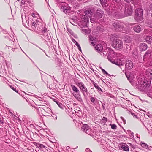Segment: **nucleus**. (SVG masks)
Wrapping results in <instances>:
<instances>
[{
    "label": "nucleus",
    "mask_w": 152,
    "mask_h": 152,
    "mask_svg": "<svg viewBox=\"0 0 152 152\" xmlns=\"http://www.w3.org/2000/svg\"><path fill=\"white\" fill-rule=\"evenodd\" d=\"M110 9L113 13V16L116 18H120L125 16H131L133 11V7L129 4H125V10L124 11V15H122V7L120 5L117 4H111L110 6Z\"/></svg>",
    "instance_id": "1"
},
{
    "label": "nucleus",
    "mask_w": 152,
    "mask_h": 152,
    "mask_svg": "<svg viewBox=\"0 0 152 152\" xmlns=\"http://www.w3.org/2000/svg\"><path fill=\"white\" fill-rule=\"evenodd\" d=\"M134 31L137 32L139 33L141 31V28L139 25L133 24L131 27Z\"/></svg>",
    "instance_id": "12"
},
{
    "label": "nucleus",
    "mask_w": 152,
    "mask_h": 152,
    "mask_svg": "<svg viewBox=\"0 0 152 152\" xmlns=\"http://www.w3.org/2000/svg\"><path fill=\"white\" fill-rule=\"evenodd\" d=\"M113 1L116 3H119L121 1V0H113Z\"/></svg>",
    "instance_id": "59"
},
{
    "label": "nucleus",
    "mask_w": 152,
    "mask_h": 152,
    "mask_svg": "<svg viewBox=\"0 0 152 152\" xmlns=\"http://www.w3.org/2000/svg\"><path fill=\"white\" fill-rule=\"evenodd\" d=\"M146 76L148 77V79L150 80L152 79V70L150 69H148L146 71Z\"/></svg>",
    "instance_id": "16"
},
{
    "label": "nucleus",
    "mask_w": 152,
    "mask_h": 152,
    "mask_svg": "<svg viewBox=\"0 0 152 152\" xmlns=\"http://www.w3.org/2000/svg\"><path fill=\"white\" fill-rule=\"evenodd\" d=\"M70 22L72 25L75 26L77 23V19L72 18L70 19Z\"/></svg>",
    "instance_id": "26"
},
{
    "label": "nucleus",
    "mask_w": 152,
    "mask_h": 152,
    "mask_svg": "<svg viewBox=\"0 0 152 152\" xmlns=\"http://www.w3.org/2000/svg\"><path fill=\"white\" fill-rule=\"evenodd\" d=\"M77 84L79 87L81 92L87 88L84 85V83L82 82H78L77 83Z\"/></svg>",
    "instance_id": "17"
},
{
    "label": "nucleus",
    "mask_w": 152,
    "mask_h": 152,
    "mask_svg": "<svg viewBox=\"0 0 152 152\" xmlns=\"http://www.w3.org/2000/svg\"><path fill=\"white\" fill-rule=\"evenodd\" d=\"M107 121V118L106 117H103L101 120L100 122L102 125H104L106 124Z\"/></svg>",
    "instance_id": "25"
},
{
    "label": "nucleus",
    "mask_w": 152,
    "mask_h": 152,
    "mask_svg": "<svg viewBox=\"0 0 152 152\" xmlns=\"http://www.w3.org/2000/svg\"><path fill=\"white\" fill-rule=\"evenodd\" d=\"M123 43L122 41L118 39L113 40L112 46L117 49H120L123 47Z\"/></svg>",
    "instance_id": "7"
},
{
    "label": "nucleus",
    "mask_w": 152,
    "mask_h": 152,
    "mask_svg": "<svg viewBox=\"0 0 152 152\" xmlns=\"http://www.w3.org/2000/svg\"><path fill=\"white\" fill-rule=\"evenodd\" d=\"M104 14V11L100 9H97L96 12L94 13L93 17L90 18V20L92 23H99L98 20L102 18Z\"/></svg>",
    "instance_id": "5"
},
{
    "label": "nucleus",
    "mask_w": 152,
    "mask_h": 152,
    "mask_svg": "<svg viewBox=\"0 0 152 152\" xmlns=\"http://www.w3.org/2000/svg\"><path fill=\"white\" fill-rule=\"evenodd\" d=\"M121 148L124 151H129V148L128 145L125 143H123L121 146Z\"/></svg>",
    "instance_id": "19"
},
{
    "label": "nucleus",
    "mask_w": 152,
    "mask_h": 152,
    "mask_svg": "<svg viewBox=\"0 0 152 152\" xmlns=\"http://www.w3.org/2000/svg\"><path fill=\"white\" fill-rule=\"evenodd\" d=\"M85 13L86 15V16L88 17H90L92 15L93 12L91 10H88L85 12Z\"/></svg>",
    "instance_id": "23"
},
{
    "label": "nucleus",
    "mask_w": 152,
    "mask_h": 152,
    "mask_svg": "<svg viewBox=\"0 0 152 152\" xmlns=\"http://www.w3.org/2000/svg\"><path fill=\"white\" fill-rule=\"evenodd\" d=\"M81 130L88 134H90L91 129L87 124H84L81 127Z\"/></svg>",
    "instance_id": "11"
},
{
    "label": "nucleus",
    "mask_w": 152,
    "mask_h": 152,
    "mask_svg": "<svg viewBox=\"0 0 152 152\" xmlns=\"http://www.w3.org/2000/svg\"><path fill=\"white\" fill-rule=\"evenodd\" d=\"M100 1L102 4L106 6L105 4L107 3V0H100Z\"/></svg>",
    "instance_id": "40"
},
{
    "label": "nucleus",
    "mask_w": 152,
    "mask_h": 152,
    "mask_svg": "<svg viewBox=\"0 0 152 152\" xmlns=\"http://www.w3.org/2000/svg\"><path fill=\"white\" fill-rule=\"evenodd\" d=\"M10 88L12 89L13 90H14V91H15L16 92H18V90H17L14 87H13L11 86H10Z\"/></svg>",
    "instance_id": "46"
},
{
    "label": "nucleus",
    "mask_w": 152,
    "mask_h": 152,
    "mask_svg": "<svg viewBox=\"0 0 152 152\" xmlns=\"http://www.w3.org/2000/svg\"><path fill=\"white\" fill-rule=\"evenodd\" d=\"M71 87L72 90L76 94L80 93L79 90L74 85L72 84L71 85Z\"/></svg>",
    "instance_id": "22"
},
{
    "label": "nucleus",
    "mask_w": 152,
    "mask_h": 152,
    "mask_svg": "<svg viewBox=\"0 0 152 152\" xmlns=\"http://www.w3.org/2000/svg\"><path fill=\"white\" fill-rule=\"evenodd\" d=\"M117 35L115 34H111L110 37V39L111 40H113V39H115L117 37Z\"/></svg>",
    "instance_id": "38"
},
{
    "label": "nucleus",
    "mask_w": 152,
    "mask_h": 152,
    "mask_svg": "<svg viewBox=\"0 0 152 152\" xmlns=\"http://www.w3.org/2000/svg\"><path fill=\"white\" fill-rule=\"evenodd\" d=\"M141 146L143 148L148 149V150H150V148H152V146H150L149 147L148 145L146 143L142 142L141 144Z\"/></svg>",
    "instance_id": "24"
},
{
    "label": "nucleus",
    "mask_w": 152,
    "mask_h": 152,
    "mask_svg": "<svg viewBox=\"0 0 152 152\" xmlns=\"http://www.w3.org/2000/svg\"><path fill=\"white\" fill-rule=\"evenodd\" d=\"M146 42L149 44H152V37L150 36H146L145 38Z\"/></svg>",
    "instance_id": "20"
},
{
    "label": "nucleus",
    "mask_w": 152,
    "mask_h": 152,
    "mask_svg": "<svg viewBox=\"0 0 152 152\" xmlns=\"http://www.w3.org/2000/svg\"><path fill=\"white\" fill-rule=\"evenodd\" d=\"M61 10L65 13L70 12L71 7L69 6H64L61 7Z\"/></svg>",
    "instance_id": "13"
},
{
    "label": "nucleus",
    "mask_w": 152,
    "mask_h": 152,
    "mask_svg": "<svg viewBox=\"0 0 152 152\" xmlns=\"http://www.w3.org/2000/svg\"><path fill=\"white\" fill-rule=\"evenodd\" d=\"M151 84V81L145 80L140 82V84L138 83L137 88L143 93H146L149 91V87Z\"/></svg>",
    "instance_id": "4"
},
{
    "label": "nucleus",
    "mask_w": 152,
    "mask_h": 152,
    "mask_svg": "<svg viewBox=\"0 0 152 152\" xmlns=\"http://www.w3.org/2000/svg\"><path fill=\"white\" fill-rule=\"evenodd\" d=\"M121 119L122 120H123V122H124V124H125V123H126V121L124 119V118L122 117H121Z\"/></svg>",
    "instance_id": "53"
},
{
    "label": "nucleus",
    "mask_w": 152,
    "mask_h": 152,
    "mask_svg": "<svg viewBox=\"0 0 152 152\" xmlns=\"http://www.w3.org/2000/svg\"><path fill=\"white\" fill-rule=\"evenodd\" d=\"M96 41H92L91 42V44L93 46H94L96 44Z\"/></svg>",
    "instance_id": "51"
},
{
    "label": "nucleus",
    "mask_w": 152,
    "mask_h": 152,
    "mask_svg": "<svg viewBox=\"0 0 152 152\" xmlns=\"http://www.w3.org/2000/svg\"><path fill=\"white\" fill-rule=\"evenodd\" d=\"M139 48L140 51H145L147 48V45L145 43H141L139 45Z\"/></svg>",
    "instance_id": "14"
},
{
    "label": "nucleus",
    "mask_w": 152,
    "mask_h": 152,
    "mask_svg": "<svg viewBox=\"0 0 152 152\" xmlns=\"http://www.w3.org/2000/svg\"><path fill=\"white\" fill-rule=\"evenodd\" d=\"M73 95L74 97L79 102H80L81 104L83 103V100L80 93H73Z\"/></svg>",
    "instance_id": "15"
},
{
    "label": "nucleus",
    "mask_w": 152,
    "mask_h": 152,
    "mask_svg": "<svg viewBox=\"0 0 152 152\" xmlns=\"http://www.w3.org/2000/svg\"><path fill=\"white\" fill-rule=\"evenodd\" d=\"M3 55V53L2 51H0V56H1Z\"/></svg>",
    "instance_id": "61"
},
{
    "label": "nucleus",
    "mask_w": 152,
    "mask_h": 152,
    "mask_svg": "<svg viewBox=\"0 0 152 152\" xmlns=\"http://www.w3.org/2000/svg\"><path fill=\"white\" fill-rule=\"evenodd\" d=\"M72 40L74 43H75V42H76L75 40L73 38L72 39Z\"/></svg>",
    "instance_id": "63"
},
{
    "label": "nucleus",
    "mask_w": 152,
    "mask_h": 152,
    "mask_svg": "<svg viewBox=\"0 0 152 152\" xmlns=\"http://www.w3.org/2000/svg\"><path fill=\"white\" fill-rule=\"evenodd\" d=\"M110 125L111 126V128L112 129H117V126L115 124H110Z\"/></svg>",
    "instance_id": "39"
},
{
    "label": "nucleus",
    "mask_w": 152,
    "mask_h": 152,
    "mask_svg": "<svg viewBox=\"0 0 152 152\" xmlns=\"http://www.w3.org/2000/svg\"><path fill=\"white\" fill-rule=\"evenodd\" d=\"M86 152H92V151L90 150V149L88 148H87L86 150Z\"/></svg>",
    "instance_id": "58"
},
{
    "label": "nucleus",
    "mask_w": 152,
    "mask_h": 152,
    "mask_svg": "<svg viewBox=\"0 0 152 152\" xmlns=\"http://www.w3.org/2000/svg\"><path fill=\"white\" fill-rule=\"evenodd\" d=\"M89 22L88 18L86 16L83 15L81 18L80 21H79V24L82 25L83 27L87 26V23Z\"/></svg>",
    "instance_id": "9"
},
{
    "label": "nucleus",
    "mask_w": 152,
    "mask_h": 152,
    "mask_svg": "<svg viewBox=\"0 0 152 152\" xmlns=\"http://www.w3.org/2000/svg\"><path fill=\"white\" fill-rule=\"evenodd\" d=\"M147 23L148 26L152 28V20H149L147 21Z\"/></svg>",
    "instance_id": "37"
},
{
    "label": "nucleus",
    "mask_w": 152,
    "mask_h": 152,
    "mask_svg": "<svg viewBox=\"0 0 152 152\" xmlns=\"http://www.w3.org/2000/svg\"><path fill=\"white\" fill-rule=\"evenodd\" d=\"M40 26V27H39V29L37 28V29L41 32L42 34V36H41V37L45 40L47 42V43H45L48 46V42H49L50 43L52 42L51 37L49 34V32L48 33L47 29L45 26L41 25Z\"/></svg>",
    "instance_id": "3"
},
{
    "label": "nucleus",
    "mask_w": 152,
    "mask_h": 152,
    "mask_svg": "<svg viewBox=\"0 0 152 152\" xmlns=\"http://www.w3.org/2000/svg\"><path fill=\"white\" fill-rule=\"evenodd\" d=\"M37 26V24L35 22H33L32 24V27L33 29H35L36 26Z\"/></svg>",
    "instance_id": "44"
},
{
    "label": "nucleus",
    "mask_w": 152,
    "mask_h": 152,
    "mask_svg": "<svg viewBox=\"0 0 152 152\" xmlns=\"http://www.w3.org/2000/svg\"><path fill=\"white\" fill-rule=\"evenodd\" d=\"M75 0H67V1L69 2H71V3H72V2H73V1H74Z\"/></svg>",
    "instance_id": "62"
},
{
    "label": "nucleus",
    "mask_w": 152,
    "mask_h": 152,
    "mask_svg": "<svg viewBox=\"0 0 152 152\" xmlns=\"http://www.w3.org/2000/svg\"><path fill=\"white\" fill-rule=\"evenodd\" d=\"M78 109L79 110H78V111H77L76 110H75V113H76V114L79 117H81V114L82 112L80 108H78Z\"/></svg>",
    "instance_id": "33"
},
{
    "label": "nucleus",
    "mask_w": 152,
    "mask_h": 152,
    "mask_svg": "<svg viewBox=\"0 0 152 152\" xmlns=\"http://www.w3.org/2000/svg\"><path fill=\"white\" fill-rule=\"evenodd\" d=\"M129 135L131 137H134V133L132 132H131L130 133Z\"/></svg>",
    "instance_id": "56"
},
{
    "label": "nucleus",
    "mask_w": 152,
    "mask_h": 152,
    "mask_svg": "<svg viewBox=\"0 0 152 152\" xmlns=\"http://www.w3.org/2000/svg\"><path fill=\"white\" fill-rule=\"evenodd\" d=\"M124 40L128 43H129L131 42L130 39L128 36H126L125 37Z\"/></svg>",
    "instance_id": "35"
},
{
    "label": "nucleus",
    "mask_w": 152,
    "mask_h": 152,
    "mask_svg": "<svg viewBox=\"0 0 152 152\" xmlns=\"http://www.w3.org/2000/svg\"><path fill=\"white\" fill-rule=\"evenodd\" d=\"M102 72H103L104 74H105L107 75L110 76V75L104 69L102 68L101 69Z\"/></svg>",
    "instance_id": "45"
},
{
    "label": "nucleus",
    "mask_w": 152,
    "mask_h": 152,
    "mask_svg": "<svg viewBox=\"0 0 152 152\" xmlns=\"http://www.w3.org/2000/svg\"><path fill=\"white\" fill-rule=\"evenodd\" d=\"M113 29L116 31H121L124 27L123 24L118 21H115L113 23Z\"/></svg>",
    "instance_id": "8"
},
{
    "label": "nucleus",
    "mask_w": 152,
    "mask_h": 152,
    "mask_svg": "<svg viewBox=\"0 0 152 152\" xmlns=\"http://www.w3.org/2000/svg\"><path fill=\"white\" fill-rule=\"evenodd\" d=\"M107 52L104 50L103 54L106 56H107L108 60L111 63L119 66H123L124 65V62L123 61V59H118L114 60L112 58L111 55L114 53V51L110 48H108L106 50Z\"/></svg>",
    "instance_id": "2"
},
{
    "label": "nucleus",
    "mask_w": 152,
    "mask_h": 152,
    "mask_svg": "<svg viewBox=\"0 0 152 152\" xmlns=\"http://www.w3.org/2000/svg\"><path fill=\"white\" fill-rule=\"evenodd\" d=\"M131 114H132V115L134 117L136 118H138L137 116V115H136L135 114V113H133L132 112H131Z\"/></svg>",
    "instance_id": "49"
},
{
    "label": "nucleus",
    "mask_w": 152,
    "mask_h": 152,
    "mask_svg": "<svg viewBox=\"0 0 152 152\" xmlns=\"http://www.w3.org/2000/svg\"><path fill=\"white\" fill-rule=\"evenodd\" d=\"M53 100L57 104H58L59 102L56 99H53Z\"/></svg>",
    "instance_id": "52"
},
{
    "label": "nucleus",
    "mask_w": 152,
    "mask_h": 152,
    "mask_svg": "<svg viewBox=\"0 0 152 152\" xmlns=\"http://www.w3.org/2000/svg\"><path fill=\"white\" fill-rule=\"evenodd\" d=\"M130 83L133 86H135L137 85V82L136 81L134 80L133 79H132L130 80L129 81Z\"/></svg>",
    "instance_id": "34"
},
{
    "label": "nucleus",
    "mask_w": 152,
    "mask_h": 152,
    "mask_svg": "<svg viewBox=\"0 0 152 152\" xmlns=\"http://www.w3.org/2000/svg\"><path fill=\"white\" fill-rule=\"evenodd\" d=\"M95 48L97 50V51L98 52H101L103 50L102 46V45L100 44L97 45L95 47Z\"/></svg>",
    "instance_id": "21"
},
{
    "label": "nucleus",
    "mask_w": 152,
    "mask_h": 152,
    "mask_svg": "<svg viewBox=\"0 0 152 152\" xmlns=\"http://www.w3.org/2000/svg\"><path fill=\"white\" fill-rule=\"evenodd\" d=\"M77 47H78V48L79 50L80 51V52H82V50H81V47L80 46V45H79L78 46H77Z\"/></svg>",
    "instance_id": "57"
},
{
    "label": "nucleus",
    "mask_w": 152,
    "mask_h": 152,
    "mask_svg": "<svg viewBox=\"0 0 152 152\" xmlns=\"http://www.w3.org/2000/svg\"><path fill=\"white\" fill-rule=\"evenodd\" d=\"M134 19L137 22L142 21L143 19V11L141 8L135 9Z\"/></svg>",
    "instance_id": "6"
},
{
    "label": "nucleus",
    "mask_w": 152,
    "mask_h": 152,
    "mask_svg": "<svg viewBox=\"0 0 152 152\" xmlns=\"http://www.w3.org/2000/svg\"><path fill=\"white\" fill-rule=\"evenodd\" d=\"M32 44L33 45H35V46H36V47H38V48H39L43 52H44L45 53V54H46L45 52V50H44L42 49L39 46H38V45H37L36 44H34V43H32Z\"/></svg>",
    "instance_id": "50"
},
{
    "label": "nucleus",
    "mask_w": 152,
    "mask_h": 152,
    "mask_svg": "<svg viewBox=\"0 0 152 152\" xmlns=\"http://www.w3.org/2000/svg\"><path fill=\"white\" fill-rule=\"evenodd\" d=\"M41 78L42 80L45 84H46L47 86H48V85H50V84L49 83L48 81V78L46 75H44L42 76Z\"/></svg>",
    "instance_id": "18"
},
{
    "label": "nucleus",
    "mask_w": 152,
    "mask_h": 152,
    "mask_svg": "<svg viewBox=\"0 0 152 152\" xmlns=\"http://www.w3.org/2000/svg\"><path fill=\"white\" fill-rule=\"evenodd\" d=\"M132 3L133 4L135 8H141V7L138 4V3L136 2L135 1L133 0L132 1Z\"/></svg>",
    "instance_id": "32"
},
{
    "label": "nucleus",
    "mask_w": 152,
    "mask_h": 152,
    "mask_svg": "<svg viewBox=\"0 0 152 152\" xmlns=\"http://www.w3.org/2000/svg\"><path fill=\"white\" fill-rule=\"evenodd\" d=\"M82 31L83 32H85L86 34H88V30L86 29H82Z\"/></svg>",
    "instance_id": "48"
},
{
    "label": "nucleus",
    "mask_w": 152,
    "mask_h": 152,
    "mask_svg": "<svg viewBox=\"0 0 152 152\" xmlns=\"http://www.w3.org/2000/svg\"><path fill=\"white\" fill-rule=\"evenodd\" d=\"M124 1L125 2L127 3H129L130 2H131L132 1V0H124Z\"/></svg>",
    "instance_id": "55"
},
{
    "label": "nucleus",
    "mask_w": 152,
    "mask_h": 152,
    "mask_svg": "<svg viewBox=\"0 0 152 152\" xmlns=\"http://www.w3.org/2000/svg\"><path fill=\"white\" fill-rule=\"evenodd\" d=\"M90 99L91 102L94 104L95 102H96V101L97 100V99H96V98H94L93 97H91Z\"/></svg>",
    "instance_id": "36"
},
{
    "label": "nucleus",
    "mask_w": 152,
    "mask_h": 152,
    "mask_svg": "<svg viewBox=\"0 0 152 152\" xmlns=\"http://www.w3.org/2000/svg\"><path fill=\"white\" fill-rule=\"evenodd\" d=\"M59 107L61 109H63L64 107V106L60 102L57 104Z\"/></svg>",
    "instance_id": "41"
},
{
    "label": "nucleus",
    "mask_w": 152,
    "mask_h": 152,
    "mask_svg": "<svg viewBox=\"0 0 152 152\" xmlns=\"http://www.w3.org/2000/svg\"><path fill=\"white\" fill-rule=\"evenodd\" d=\"M82 92L84 96V97H86L88 95V90L87 88H86V89L84 90L81 91Z\"/></svg>",
    "instance_id": "28"
},
{
    "label": "nucleus",
    "mask_w": 152,
    "mask_h": 152,
    "mask_svg": "<svg viewBox=\"0 0 152 152\" xmlns=\"http://www.w3.org/2000/svg\"><path fill=\"white\" fill-rule=\"evenodd\" d=\"M21 3L24 6H28V5H29V4H30V3L28 1H26L23 0L21 1Z\"/></svg>",
    "instance_id": "30"
},
{
    "label": "nucleus",
    "mask_w": 152,
    "mask_h": 152,
    "mask_svg": "<svg viewBox=\"0 0 152 152\" xmlns=\"http://www.w3.org/2000/svg\"><path fill=\"white\" fill-rule=\"evenodd\" d=\"M105 104H104V103L102 104V107L103 110H105Z\"/></svg>",
    "instance_id": "54"
},
{
    "label": "nucleus",
    "mask_w": 152,
    "mask_h": 152,
    "mask_svg": "<svg viewBox=\"0 0 152 152\" xmlns=\"http://www.w3.org/2000/svg\"><path fill=\"white\" fill-rule=\"evenodd\" d=\"M90 40L91 41H96V40L95 39V38L94 37H89Z\"/></svg>",
    "instance_id": "47"
},
{
    "label": "nucleus",
    "mask_w": 152,
    "mask_h": 152,
    "mask_svg": "<svg viewBox=\"0 0 152 152\" xmlns=\"http://www.w3.org/2000/svg\"><path fill=\"white\" fill-rule=\"evenodd\" d=\"M150 8L151 9V10H152V3L150 5Z\"/></svg>",
    "instance_id": "64"
},
{
    "label": "nucleus",
    "mask_w": 152,
    "mask_h": 152,
    "mask_svg": "<svg viewBox=\"0 0 152 152\" xmlns=\"http://www.w3.org/2000/svg\"><path fill=\"white\" fill-rule=\"evenodd\" d=\"M75 45L77 46H78L79 45H80L76 41L75 42Z\"/></svg>",
    "instance_id": "60"
},
{
    "label": "nucleus",
    "mask_w": 152,
    "mask_h": 152,
    "mask_svg": "<svg viewBox=\"0 0 152 152\" xmlns=\"http://www.w3.org/2000/svg\"><path fill=\"white\" fill-rule=\"evenodd\" d=\"M151 50H147L146 52L145 53L144 57H151V55H150V53H151Z\"/></svg>",
    "instance_id": "29"
},
{
    "label": "nucleus",
    "mask_w": 152,
    "mask_h": 152,
    "mask_svg": "<svg viewBox=\"0 0 152 152\" xmlns=\"http://www.w3.org/2000/svg\"><path fill=\"white\" fill-rule=\"evenodd\" d=\"M138 53L137 50L136 49H134L133 51V55L134 56V57L135 58L138 57Z\"/></svg>",
    "instance_id": "31"
},
{
    "label": "nucleus",
    "mask_w": 152,
    "mask_h": 152,
    "mask_svg": "<svg viewBox=\"0 0 152 152\" xmlns=\"http://www.w3.org/2000/svg\"><path fill=\"white\" fill-rule=\"evenodd\" d=\"M125 66L126 70H130L133 67V63L130 60H127L125 63Z\"/></svg>",
    "instance_id": "10"
},
{
    "label": "nucleus",
    "mask_w": 152,
    "mask_h": 152,
    "mask_svg": "<svg viewBox=\"0 0 152 152\" xmlns=\"http://www.w3.org/2000/svg\"><path fill=\"white\" fill-rule=\"evenodd\" d=\"M93 84L94 85V86L96 88L97 90L99 92H102V91L101 89V88L98 86V84H97V83L93 82Z\"/></svg>",
    "instance_id": "27"
},
{
    "label": "nucleus",
    "mask_w": 152,
    "mask_h": 152,
    "mask_svg": "<svg viewBox=\"0 0 152 152\" xmlns=\"http://www.w3.org/2000/svg\"><path fill=\"white\" fill-rule=\"evenodd\" d=\"M125 75H126V77H127V78L128 80L129 81V80H131L132 79V78H131L130 77V75H128L127 74V73L125 72Z\"/></svg>",
    "instance_id": "43"
},
{
    "label": "nucleus",
    "mask_w": 152,
    "mask_h": 152,
    "mask_svg": "<svg viewBox=\"0 0 152 152\" xmlns=\"http://www.w3.org/2000/svg\"><path fill=\"white\" fill-rule=\"evenodd\" d=\"M37 146L38 148H43L45 147L43 145L41 144H37Z\"/></svg>",
    "instance_id": "42"
}]
</instances>
